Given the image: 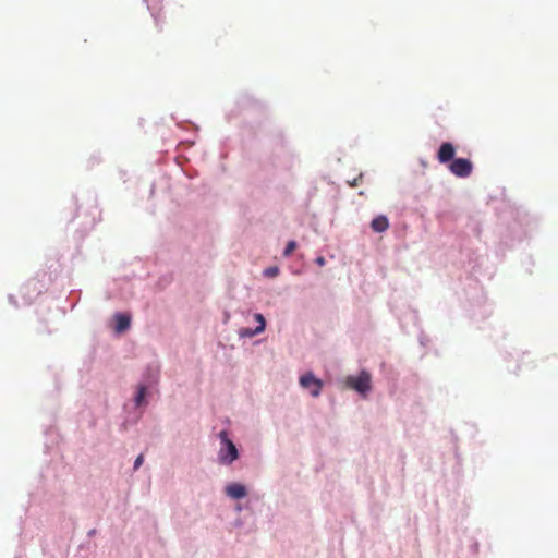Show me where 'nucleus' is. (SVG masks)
I'll list each match as a JSON object with an SVG mask.
<instances>
[{
    "label": "nucleus",
    "instance_id": "nucleus-11",
    "mask_svg": "<svg viewBox=\"0 0 558 558\" xmlns=\"http://www.w3.org/2000/svg\"><path fill=\"white\" fill-rule=\"evenodd\" d=\"M295 247H296V242L289 241L283 251V256H286V257L290 256L293 253V251L295 250Z\"/></svg>",
    "mask_w": 558,
    "mask_h": 558
},
{
    "label": "nucleus",
    "instance_id": "nucleus-4",
    "mask_svg": "<svg viewBox=\"0 0 558 558\" xmlns=\"http://www.w3.org/2000/svg\"><path fill=\"white\" fill-rule=\"evenodd\" d=\"M300 385L310 390L313 397H318L323 388V381L316 378L313 373H306L300 377Z\"/></svg>",
    "mask_w": 558,
    "mask_h": 558
},
{
    "label": "nucleus",
    "instance_id": "nucleus-15",
    "mask_svg": "<svg viewBox=\"0 0 558 558\" xmlns=\"http://www.w3.org/2000/svg\"><path fill=\"white\" fill-rule=\"evenodd\" d=\"M351 186H356L357 185V179H355L353 182L350 183Z\"/></svg>",
    "mask_w": 558,
    "mask_h": 558
},
{
    "label": "nucleus",
    "instance_id": "nucleus-6",
    "mask_svg": "<svg viewBox=\"0 0 558 558\" xmlns=\"http://www.w3.org/2000/svg\"><path fill=\"white\" fill-rule=\"evenodd\" d=\"M254 319L258 323V326L255 329L241 328L239 330L240 337L252 338L265 330L266 322H265L264 316L259 313H256V314H254Z\"/></svg>",
    "mask_w": 558,
    "mask_h": 558
},
{
    "label": "nucleus",
    "instance_id": "nucleus-12",
    "mask_svg": "<svg viewBox=\"0 0 558 558\" xmlns=\"http://www.w3.org/2000/svg\"><path fill=\"white\" fill-rule=\"evenodd\" d=\"M279 274V269L278 267L274 266V267H268L264 270V275L269 277V278H274L276 277L277 275Z\"/></svg>",
    "mask_w": 558,
    "mask_h": 558
},
{
    "label": "nucleus",
    "instance_id": "nucleus-14",
    "mask_svg": "<svg viewBox=\"0 0 558 558\" xmlns=\"http://www.w3.org/2000/svg\"><path fill=\"white\" fill-rule=\"evenodd\" d=\"M315 262L319 266H324L326 264V260L323 256H318Z\"/></svg>",
    "mask_w": 558,
    "mask_h": 558
},
{
    "label": "nucleus",
    "instance_id": "nucleus-1",
    "mask_svg": "<svg viewBox=\"0 0 558 558\" xmlns=\"http://www.w3.org/2000/svg\"><path fill=\"white\" fill-rule=\"evenodd\" d=\"M345 386L366 396L372 389V376L366 371H361L359 375H350L345 378Z\"/></svg>",
    "mask_w": 558,
    "mask_h": 558
},
{
    "label": "nucleus",
    "instance_id": "nucleus-2",
    "mask_svg": "<svg viewBox=\"0 0 558 558\" xmlns=\"http://www.w3.org/2000/svg\"><path fill=\"white\" fill-rule=\"evenodd\" d=\"M222 447L219 450V460L221 463L231 464L239 457L238 449L232 440L229 439L226 430L219 433Z\"/></svg>",
    "mask_w": 558,
    "mask_h": 558
},
{
    "label": "nucleus",
    "instance_id": "nucleus-10",
    "mask_svg": "<svg viewBox=\"0 0 558 558\" xmlns=\"http://www.w3.org/2000/svg\"><path fill=\"white\" fill-rule=\"evenodd\" d=\"M146 395V387L144 385L138 386L137 395L135 397V403L141 407Z\"/></svg>",
    "mask_w": 558,
    "mask_h": 558
},
{
    "label": "nucleus",
    "instance_id": "nucleus-8",
    "mask_svg": "<svg viewBox=\"0 0 558 558\" xmlns=\"http://www.w3.org/2000/svg\"><path fill=\"white\" fill-rule=\"evenodd\" d=\"M116 318V331L121 333L130 328L131 317L126 314L117 313Z\"/></svg>",
    "mask_w": 558,
    "mask_h": 558
},
{
    "label": "nucleus",
    "instance_id": "nucleus-7",
    "mask_svg": "<svg viewBox=\"0 0 558 558\" xmlns=\"http://www.w3.org/2000/svg\"><path fill=\"white\" fill-rule=\"evenodd\" d=\"M226 493L233 499H240L246 496L247 492L244 485L239 483L230 484L226 487Z\"/></svg>",
    "mask_w": 558,
    "mask_h": 558
},
{
    "label": "nucleus",
    "instance_id": "nucleus-5",
    "mask_svg": "<svg viewBox=\"0 0 558 558\" xmlns=\"http://www.w3.org/2000/svg\"><path fill=\"white\" fill-rule=\"evenodd\" d=\"M456 154V148L451 143H442L437 153V159L440 163L452 162Z\"/></svg>",
    "mask_w": 558,
    "mask_h": 558
},
{
    "label": "nucleus",
    "instance_id": "nucleus-9",
    "mask_svg": "<svg viewBox=\"0 0 558 558\" xmlns=\"http://www.w3.org/2000/svg\"><path fill=\"white\" fill-rule=\"evenodd\" d=\"M371 227L375 232H384L389 228L388 218L384 215L377 216L372 220Z\"/></svg>",
    "mask_w": 558,
    "mask_h": 558
},
{
    "label": "nucleus",
    "instance_id": "nucleus-13",
    "mask_svg": "<svg viewBox=\"0 0 558 558\" xmlns=\"http://www.w3.org/2000/svg\"><path fill=\"white\" fill-rule=\"evenodd\" d=\"M144 462V456L140 454L134 462V469L137 470Z\"/></svg>",
    "mask_w": 558,
    "mask_h": 558
},
{
    "label": "nucleus",
    "instance_id": "nucleus-3",
    "mask_svg": "<svg viewBox=\"0 0 558 558\" xmlns=\"http://www.w3.org/2000/svg\"><path fill=\"white\" fill-rule=\"evenodd\" d=\"M449 170L458 178H466L472 173L473 165L469 159L457 158L449 165Z\"/></svg>",
    "mask_w": 558,
    "mask_h": 558
}]
</instances>
